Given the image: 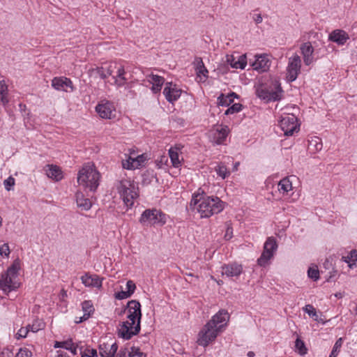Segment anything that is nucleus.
<instances>
[{
  "label": "nucleus",
  "mask_w": 357,
  "mask_h": 357,
  "mask_svg": "<svg viewBox=\"0 0 357 357\" xmlns=\"http://www.w3.org/2000/svg\"><path fill=\"white\" fill-rule=\"evenodd\" d=\"M126 349H121L118 353L116 352L114 357H124L126 354Z\"/></svg>",
  "instance_id": "nucleus-56"
},
{
  "label": "nucleus",
  "mask_w": 357,
  "mask_h": 357,
  "mask_svg": "<svg viewBox=\"0 0 357 357\" xmlns=\"http://www.w3.org/2000/svg\"><path fill=\"white\" fill-rule=\"evenodd\" d=\"M80 351V354L82 357H95L97 356V351L95 349H89L86 348L83 351V347H79Z\"/></svg>",
  "instance_id": "nucleus-38"
},
{
  "label": "nucleus",
  "mask_w": 357,
  "mask_h": 357,
  "mask_svg": "<svg viewBox=\"0 0 357 357\" xmlns=\"http://www.w3.org/2000/svg\"><path fill=\"white\" fill-rule=\"evenodd\" d=\"M5 188L9 191L10 188L15 185V179L12 176H9L3 181Z\"/></svg>",
  "instance_id": "nucleus-49"
},
{
  "label": "nucleus",
  "mask_w": 357,
  "mask_h": 357,
  "mask_svg": "<svg viewBox=\"0 0 357 357\" xmlns=\"http://www.w3.org/2000/svg\"><path fill=\"white\" fill-rule=\"evenodd\" d=\"M239 164H240V163H239V162H236V163L234 164V168H233V170H234V171H236V170H237V169H238V167Z\"/></svg>",
  "instance_id": "nucleus-62"
},
{
  "label": "nucleus",
  "mask_w": 357,
  "mask_h": 357,
  "mask_svg": "<svg viewBox=\"0 0 357 357\" xmlns=\"http://www.w3.org/2000/svg\"><path fill=\"white\" fill-rule=\"evenodd\" d=\"M255 61L252 63L254 70L265 72L268 70L270 61L266 54L256 55Z\"/></svg>",
  "instance_id": "nucleus-17"
},
{
  "label": "nucleus",
  "mask_w": 357,
  "mask_h": 357,
  "mask_svg": "<svg viewBox=\"0 0 357 357\" xmlns=\"http://www.w3.org/2000/svg\"><path fill=\"white\" fill-rule=\"evenodd\" d=\"M295 347L298 352L303 356L307 354V349L305 347V344L303 340L300 338H297L295 342Z\"/></svg>",
  "instance_id": "nucleus-36"
},
{
  "label": "nucleus",
  "mask_w": 357,
  "mask_h": 357,
  "mask_svg": "<svg viewBox=\"0 0 357 357\" xmlns=\"http://www.w3.org/2000/svg\"><path fill=\"white\" fill-rule=\"evenodd\" d=\"M222 274L227 277H238L243 271L242 266L237 264H231L222 266Z\"/></svg>",
  "instance_id": "nucleus-19"
},
{
  "label": "nucleus",
  "mask_w": 357,
  "mask_h": 357,
  "mask_svg": "<svg viewBox=\"0 0 357 357\" xmlns=\"http://www.w3.org/2000/svg\"><path fill=\"white\" fill-rule=\"evenodd\" d=\"M227 96H229V98H232L233 97H234V98L238 97V95L234 92H231V93L228 94Z\"/></svg>",
  "instance_id": "nucleus-60"
},
{
  "label": "nucleus",
  "mask_w": 357,
  "mask_h": 357,
  "mask_svg": "<svg viewBox=\"0 0 357 357\" xmlns=\"http://www.w3.org/2000/svg\"><path fill=\"white\" fill-rule=\"evenodd\" d=\"M229 319V314L226 310H219L212 319L209 321L212 322V324L215 326V328H218L219 326L222 325V328L227 324Z\"/></svg>",
  "instance_id": "nucleus-18"
},
{
  "label": "nucleus",
  "mask_w": 357,
  "mask_h": 357,
  "mask_svg": "<svg viewBox=\"0 0 357 357\" xmlns=\"http://www.w3.org/2000/svg\"><path fill=\"white\" fill-rule=\"evenodd\" d=\"M253 20L256 24H259L262 22V17L261 14H257L253 16Z\"/></svg>",
  "instance_id": "nucleus-57"
},
{
  "label": "nucleus",
  "mask_w": 357,
  "mask_h": 357,
  "mask_svg": "<svg viewBox=\"0 0 357 357\" xmlns=\"http://www.w3.org/2000/svg\"><path fill=\"white\" fill-rule=\"evenodd\" d=\"M76 203L77 207L83 211H88L91 208L92 204L89 199L85 198L81 192H77L75 195Z\"/></svg>",
  "instance_id": "nucleus-25"
},
{
  "label": "nucleus",
  "mask_w": 357,
  "mask_h": 357,
  "mask_svg": "<svg viewBox=\"0 0 357 357\" xmlns=\"http://www.w3.org/2000/svg\"><path fill=\"white\" fill-rule=\"evenodd\" d=\"M135 162L134 159L131 157H129L128 160H123L122 165L124 169H135Z\"/></svg>",
  "instance_id": "nucleus-46"
},
{
  "label": "nucleus",
  "mask_w": 357,
  "mask_h": 357,
  "mask_svg": "<svg viewBox=\"0 0 357 357\" xmlns=\"http://www.w3.org/2000/svg\"><path fill=\"white\" fill-rule=\"evenodd\" d=\"M342 260L347 263L350 268L357 267V250H351L347 256L342 257Z\"/></svg>",
  "instance_id": "nucleus-30"
},
{
  "label": "nucleus",
  "mask_w": 357,
  "mask_h": 357,
  "mask_svg": "<svg viewBox=\"0 0 357 357\" xmlns=\"http://www.w3.org/2000/svg\"><path fill=\"white\" fill-rule=\"evenodd\" d=\"M57 353L58 354L55 357H68L66 353L60 351H58Z\"/></svg>",
  "instance_id": "nucleus-59"
},
{
  "label": "nucleus",
  "mask_w": 357,
  "mask_h": 357,
  "mask_svg": "<svg viewBox=\"0 0 357 357\" xmlns=\"http://www.w3.org/2000/svg\"><path fill=\"white\" fill-rule=\"evenodd\" d=\"M280 126L286 136H291L298 130L297 119L294 115L283 117L280 122Z\"/></svg>",
  "instance_id": "nucleus-11"
},
{
  "label": "nucleus",
  "mask_w": 357,
  "mask_h": 357,
  "mask_svg": "<svg viewBox=\"0 0 357 357\" xmlns=\"http://www.w3.org/2000/svg\"><path fill=\"white\" fill-rule=\"evenodd\" d=\"M215 172L217 174L222 177L223 179L227 177L230 172L227 170V167L223 164L220 163L215 167Z\"/></svg>",
  "instance_id": "nucleus-35"
},
{
  "label": "nucleus",
  "mask_w": 357,
  "mask_h": 357,
  "mask_svg": "<svg viewBox=\"0 0 357 357\" xmlns=\"http://www.w3.org/2000/svg\"><path fill=\"white\" fill-rule=\"evenodd\" d=\"M222 325L215 328V326L208 321L199 333L198 344L203 347L208 346L211 342L215 340L218 334L222 331Z\"/></svg>",
  "instance_id": "nucleus-6"
},
{
  "label": "nucleus",
  "mask_w": 357,
  "mask_h": 357,
  "mask_svg": "<svg viewBox=\"0 0 357 357\" xmlns=\"http://www.w3.org/2000/svg\"><path fill=\"white\" fill-rule=\"evenodd\" d=\"M139 222L144 226L156 224L163 225L166 222L165 214L155 208L146 209L142 213Z\"/></svg>",
  "instance_id": "nucleus-7"
},
{
  "label": "nucleus",
  "mask_w": 357,
  "mask_h": 357,
  "mask_svg": "<svg viewBox=\"0 0 357 357\" xmlns=\"http://www.w3.org/2000/svg\"><path fill=\"white\" fill-rule=\"evenodd\" d=\"M335 296L338 298H341L343 297V293H341V292L336 293L335 294Z\"/></svg>",
  "instance_id": "nucleus-61"
},
{
  "label": "nucleus",
  "mask_w": 357,
  "mask_h": 357,
  "mask_svg": "<svg viewBox=\"0 0 357 357\" xmlns=\"http://www.w3.org/2000/svg\"><path fill=\"white\" fill-rule=\"evenodd\" d=\"M135 162V169H137L139 167L142 166L144 162L146 160V157L142 154L140 155H138L137 158H133Z\"/></svg>",
  "instance_id": "nucleus-47"
},
{
  "label": "nucleus",
  "mask_w": 357,
  "mask_h": 357,
  "mask_svg": "<svg viewBox=\"0 0 357 357\" xmlns=\"http://www.w3.org/2000/svg\"><path fill=\"white\" fill-rule=\"evenodd\" d=\"M54 347L59 348L62 347L65 348V349L70 350L73 355L77 354V349L79 347L78 344L76 346L74 345L73 340L71 339L68 340L63 342H56L54 344Z\"/></svg>",
  "instance_id": "nucleus-29"
},
{
  "label": "nucleus",
  "mask_w": 357,
  "mask_h": 357,
  "mask_svg": "<svg viewBox=\"0 0 357 357\" xmlns=\"http://www.w3.org/2000/svg\"><path fill=\"white\" fill-rule=\"evenodd\" d=\"M218 105L220 106L228 107L231 102H233V98H229V96H225L223 93H221L218 98Z\"/></svg>",
  "instance_id": "nucleus-39"
},
{
  "label": "nucleus",
  "mask_w": 357,
  "mask_h": 357,
  "mask_svg": "<svg viewBox=\"0 0 357 357\" xmlns=\"http://www.w3.org/2000/svg\"><path fill=\"white\" fill-rule=\"evenodd\" d=\"M46 174L49 178H51L56 181H59L63 178L62 171L56 165H47Z\"/></svg>",
  "instance_id": "nucleus-27"
},
{
  "label": "nucleus",
  "mask_w": 357,
  "mask_h": 357,
  "mask_svg": "<svg viewBox=\"0 0 357 357\" xmlns=\"http://www.w3.org/2000/svg\"><path fill=\"white\" fill-rule=\"evenodd\" d=\"M195 65V68L198 77L202 75L205 78L208 77V70L204 66V63L201 57H195V61L193 62Z\"/></svg>",
  "instance_id": "nucleus-28"
},
{
  "label": "nucleus",
  "mask_w": 357,
  "mask_h": 357,
  "mask_svg": "<svg viewBox=\"0 0 357 357\" xmlns=\"http://www.w3.org/2000/svg\"><path fill=\"white\" fill-rule=\"evenodd\" d=\"M112 72L113 71L111 69V66L107 68L106 72L104 70L102 67L97 68V73L102 79H105L107 77L111 75Z\"/></svg>",
  "instance_id": "nucleus-45"
},
{
  "label": "nucleus",
  "mask_w": 357,
  "mask_h": 357,
  "mask_svg": "<svg viewBox=\"0 0 357 357\" xmlns=\"http://www.w3.org/2000/svg\"><path fill=\"white\" fill-rule=\"evenodd\" d=\"M243 105L240 103L233 104L229 107L225 112V115L232 114L234 113L239 112L242 109Z\"/></svg>",
  "instance_id": "nucleus-42"
},
{
  "label": "nucleus",
  "mask_w": 357,
  "mask_h": 357,
  "mask_svg": "<svg viewBox=\"0 0 357 357\" xmlns=\"http://www.w3.org/2000/svg\"><path fill=\"white\" fill-rule=\"evenodd\" d=\"M129 357H146V354L140 351L139 348L132 347L131 350L128 351Z\"/></svg>",
  "instance_id": "nucleus-43"
},
{
  "label": "nucleus",
  "mask_w": 357,
  "mask_h": 357,
  "mask_svg": "<svg viewBox=\"0 0 357 357\" xmlns=\"http://www.w3.org/2000/svg\"><path fill=\"white\" fill-rule=\"evenodd\" d=\"M303 310L314 321H319V315L317 314L316 310L312 305H306L303 308Z\"/></svg>",
  "instance_id": "nucleus-37"
},
{
  "label": "nucleus",
  "mask_w": 357,
  "mask_h": 357,
  "mask_svg": "<svg viewBox=\"0 0 357 357\" xmlns=\"http://www.w3.org/2000/svg\"><path fill=\"white\" fill-rule=\"evenodd\" d=\"M31 352L26 348H20L15 357H31Z\"/></svg>",
  "instance_id": "nucleus-48"
},
{
  "label": "nucleus",
  "mask_w": 357,
  "mask_h": 357,
  "mask_svg": "<svg viewBox=\"0 0 357 357\" xmlns=\"http://www.w3.org/2000/svg\"><path fill=\"white\" fill-rule=\"evenodd\" d=\"M10 253V250L8 244H3L0 247V255H5L6 256H8Z\"/></svg>",
  "instance_id": "nucleus-53"
},
{
  "label": "nucleus",
  "mask_w": 357,
  "mask_h": 357,
  "mask_svg": "<svg viewBox=\"0 0 357 357\" xmlns=\"http://www.w3.org/2000/svg\"><path fill=\"white\" fill-rule=\"evenodd\" d=\"M301 67V60L298 55L296 54L293 57L289 58L287 75L288 81L293 82L297 78Z\"/></svg>",
  "instance_id": "nucleus-10"
},
{
  "label": "nucleus",
  "mask_w": 357,
  "mask_h": 357,
  "mask_svg": "<svg viewBox=\"0 0 357 357\" xmlns=\"http://www.w3.org/2000/svg\"><path fill=\"white\" fill-rule=\"evenodd\" d=\"M127 292L131 296L136 288L135 284L132 280H128L126 283Z\"/></svg>",
  "instance_id": "nucleus-50"
},
{
  "label": "nucleus",
  "mask_w": 357,
  "mask_h": 357,
  "mask_svg": "<svg viewBox=\"0 0 357 357\" xmlns=\"http://www.w3.org/2000/svg\"><path fill=\"white\" fill-rule=\"evenodd\" d=\"M349 38L348 34L344 31L340 29L333 31L328 36L329 40L336 43L340 45H344Z\"/></svg>",
  "instance_id": "nucleus-20"
},
{
  "label": "nucleus",
  "mask_w": 357,
  "mask_h": 357,
  "mask_svg": "<svg viewBox=\"0 0 357 357\" xmlns=\"http://www.w3.org/2000/svg\"><path fill=\"white\" fill-rule=\"evenodd\" d=\"M308 277L314 281H317L319 278V271L317 268L310 267L307 271Z\"/></svg>",
  "instance_id": "nucleus-44"
},
{
  "label": "nucleus",
  "mask_w": 357,
  "mask_h": 357,
  "mask_svg": "<svg viewBox=\"0 0 357 357\" xmlns=\"http://www.w3.org/2000/svg\"><path fill=\"white\" fill-rule=\"evenodd\" d=\"M96 110L101 118L111 119L114 112V107L112 103L108 101L102 102L96 106Z\"/></svg>",
  "instance_id": "nucleus-15"
},
{
  "label": "nucleus",
  "mask_w": 357,
  "mask_h": 357,
  "mask_svg": "<svg viewBox=\"0 0 357 357\" xmlns=\"http://www.w3.org/2000/svg\"><path fill=\"white\" fill-rule=\"evenodd\" d=\"M276 91L269 90L265 85H260L256 91L257 96L261 99L270 100H278L280 99V93L282 92V88L280 84H275Z\"/></svg>",
  "instance_id": "nucleus-9"
},
{
  "label": "nucleus",
  "mask_w": 357,
  "mask_h": 357,
  "mask_svg": "<svg viewBox=\"0 0 357 357\" xmlns=\"http://www.w3.org/2000/svg\"><path fill=\"white\" fill-rule=\"evenodd\" d=\"M82 311L84 312V314L82 317H79L78 321H76V323H82L84 321L87 320L91 314H93L95 311V308L93 305L91 301H84L82 303Z\"/></svg>",
  "instance_id": "nucleus-22"
},
{
  "label": "nucleus",
  "mask_w": 357,
  "mask_h": 357,
  "mask_svg": "<svg viewBox=\"0 0 357 357\" xmlns=\"http://www.w3.org/2000/svg\"><path fill=\"white\" fill-rule=\"evenodd\" d=\"M301 52L303 55L304 63L310 66L314 61L313 52L314 47L310 42H306L301 45Z\"/></svg>",
  "instance_id": "nucleus-16"
},
{
  "label": "nucleus",
  "mask_w": 357,
  "mask_h": 357,
  "mask_svg": "<svg viewBox=\"0 0 357 357\" xmlns=\"http://www.w3.org/2000/svg\"><path fill=\"white\" fill-rule=\"evenodd\" d=\"M128 312V321L121 324L118 335L124 340H130L132 336L137 335L141 329V305L139 301L132 300L128 302L126 307L121 311L120 314Z\"/></svg>",
  "instance_id": "nucleus-1"
},
{
  "label": "nucleus",
  "mask_w": 357,
  "mask_h": 357,
  "mask_svg": "<svg viewBox=\"0 0 357 357\" xmlns=\"http://www.w3.org/2000/svg\"><path fill=\"white\" fill-rule=\"evenodd\" d=\"M20 268L19 260L14 261L13 264L8 268L7 271L2 273L0 278V288L6 293H9L19 287V284L15 281L17 277Z\"/></svg>",
  "instance_id": "nucleus-4"
},
{
  "label": "nucleus",
  "mask_w": 357,
  "mask_h": 357,
  "mask_svg": "<svg viewBox=\"0 0 357 357\" xmlns=\"http://www.w3.org/2000/svg\"><path fill=\"white\" fill-rule=\"evenodd\" d=\"M278 248L276 240L273 237H268L264 245V251L257 260L260 266H265L268 261L273 257L274 252Z\"/></svg>",
  "instance_id": "nucleus-8"
},
{
  "label": "nucleus",
  "mask_w": 357,
  "mask_h": 357,
  "mask_svg": "<svg viewBox=\"0 0 357 357\" xmlns=\"http://www.w3.org/2000/svg\"><path fill=\"white\" fill-rule=\"evenodd\" d=\"M342 338L340 337L335 343L332 351L329 356V357H337L340 352V349L342 344Z\"/></svg>",
  "instance_id": "nucleus-40"
},
{
  "label": "nucleus",
  "mask_w": 357,
  "mask_h": 357,
  "mask_svg": "<svg viewBox=\"0 0 357 357\" xmlns=\"http://www.w3.org/2000/svg\"><path fill=\"white\" fill-rule=\"evenodd\" d=\"M188 276H189V278H195L196 279L198 278L197 276H195L192 273H189V274H186Z\"/></svg>",
  "instance_id": "nucleus-64"
},
{
  "label": "nucleus",
  "mask_w": 357,
  "mask_h": 357,
  "mask_svg": "<svg viewBox=\"0 0 357 357\" xmlns=\"http://www.w3.org/2000/svg\"><path fill=\"white\" fill-rule=\"evenodd\" d=\"M181 92L182 91L178 89L176 84L173 85L172 82H167L163 90V94L167 100L171 103H173L181 96Z\"/></svg>",
  "instance_id": "nucleus-14"
},
{
  "label": "nucleus",
  "mask_w": 357,
  "mask_h": 357,
  "mask_svg": "<svg viewBox=\"0 0 357 357\" xmlns=\"http://www.w3.org/2000/svg\"><path fill=\"white\" fill-rule=\"evenodd\" d=\"M227 62L233 68L244 69L247 65V60L245 54L241 55L236 60L234 56H229L227 57Z\"/></svg>",
  "instance_id": "nucleus-24"
},
{
  "label": "nucleus",
  "mask_w": 357,
  "mask_h": 357,
  "mask_svg": "<svg viewBox=\"0 0 357 357\" xmlns=\"http://www.w3.org/2000/svg\"><path fill=\"white\" fill-rule=\"evenodd\" d=\"M278 186L280 187L279 190L283 191V192H287L292 188L291 182L287 178L282 179L279 182Z\"/></svg>",
  "instance_id": "nucleus-34"
},
{
  "label": "nucleus",
  "mask_w": 357,
  "mask_h": 357,
  "mask_svg": "<svg viewBox=\"0 0 357 357\" xmlns=\"http://www.w3.org/2000/svg\"><path fill=\"white\" fill-rule=\"evenodd\" d=\"M116 188L125 204L129 208L132 207L134 200L139 196L138 188H135V185L128 180L119 181Z\"/></svg>",
  "instance_id": "nucleus-5"
},
{
  "label": "nucleus",
  "mask_w": 357,
  "mask_h": 357,
  "mask_svg": "<svg viewBox=\"0 0 357 357\" xmlns=\"http://www.w3.org/2000/svg\"><path fill=\"white\" fill-rule=\"evenodd\" d=\"M169 155L173 166L178 167L180 165L181 162L178 158L179 156L177 150H175L174 148H171L169 150Z\"/></svg>",
  "instance_id": "nucleus-33"
},
{
  "label": "nucleus",
  "mask_w": 357,
  "mask_h": 357,
  "mask_svg": "<svg viewBox=\"0 0 357 357\" xmlns=\"http://www.w3.org/2000/svg\"><path fill=\"white\" fill-rule=\"evenodd\" d=\"M248 356H249V357H254L255 356V353L253 351H249L248 353Z\"/></svg>",
  "instance_id": "nucleus-63"
},
{
  "label": "nucleus",
  "mask_w": 357,
  "mask_h": 357,
  "mask_svg": "<svg viewBox=\"0 0 357 357\" xmlns=\"http://www.w3.org/2000/svg\"><path fill=\"white\" fill-rule=\"evenodd\" d=\"M322 143L321 139L315 137L309 142L308 149L310 151L317 152L322 149Z\"/></svg>",
  "instance_id": "nucleus-31"
},
{
  "label": "nucleus",
  "mask_w": 357,
  "mask_h": 357,
  "mask_svg": "<svg viewBox=\"0 0 357 357\" xmlns=\"http://www.w3.org/2000/svg\"><path fill=\"white\" fill-rule=\"evenodd\" d=\"M29 331H29L28 326L26 328H20L17 333V335H18L17 338L25 337Z\"/></svg>",
  "instance_id": "nucleus-52"
},
{
  "label": "nucleus",
  "mask_w": 357,
  "mask_h": 357,
  "mask_svg": "<svg viewBox=\"0 0 357 357\" xmlns=\"http://www.w3.org/2000/svg\"><path fill=\"white\" fill-rule=\"evenodd\" d=\"M131 296L127 291H121L115 294V298L119 300L125 299Z\"/></svg>",
  "instance_id": "nucleus-51"
},
{
  "label": "nucleus",
  "mask_w": 357,
  "mask_h": 357,
  "mask_svg": "<svg viewBox=\"0 0 357 357\" xmlns=\"http://www.w3.org/2000/svg\"><path fill=\"white\" fill-rule=\"evenodd\" d=\"M102 279L97 275H92L89 273H86L81 277V280L86 287L100 288L102 287Z\"/></svg>",
  "instance_id": "nucleus-21"
},
{
  "label": "nucleus",
  "mask_w": 357,
  "mask_h": 357,
  "mask_svg": "<svg viewBox=\"0 0 357 357\" xmlns=\"http://www.w3.org/2000/svg\"><path fill=\"white\" fill-rule=\"evenodd\" d=\"M233 236V229L229 225H227L226 233L225 235V239L228 241L230 240Z\"/></svg>",
  "instance_id": "nucleus-54"
},
{
  "label": "nucleus",
  "mask_w": 357,
  "mask_h": 357,
  "mask_svg": "<svg viewBox=\"0 0 357 357\" xmlns=\"http://www.w3.org/2000/svg\"><path fill=\"white\" fill-rule=\"evenodd\" d=\"M100 174L93 165H84L79 171L77 183L90 191H95L99 185Z\"/></svg>",
  "instance_id": "nucleus-3"
},
{
  "label": "nucleus",
  "mask_w": 357,
  "mask_h": 357,
  "mask_svg": "<svg viewBox=\"0 0 357 357\" xmlns=\"http://www.w3.org/2000/svg\"><path fill=\"white\" fill-rule=\"evenodd\" d=\"M148 82L153 84L151 89L153 93H156L160 91L165 79L161 76L151 74L148 76Z\"/></svg>",
  "instance_id": "nucleus-23"
},
{
  "label": "nucleus",
  "mask_w": 357,
  "mask_h": 357,
  "mask_svg": "<svg viewBox=\"0 0 357 357\" xmlns=\"http://www.w3.org/2000/svg\"><path fill=\"white\" fill-rule=\"evenodd\" d=\"M228 128L227 126L222 127L220 129L217 128L213 132V137L214 142L217 144H221L226 139V137L228 134Z\"/></svg>",
  "instance_id": "nucleus-26"
},
{
  "label": "nucleus",
  "mask_w": 357,
  "mask_h": 357,
  "mask_svg": "<svg viewBox=\"0 0 357 357\" xmlns=\"http://www.w3.org/2000/svg\"><path fill=\"white\" fill-rule=\"evenodd\" d=\"M117 349V344L112 342V339L99 344V353L101 357H114Z\"/></svg>",
  "instance_id": "nucleus-13"
},
{
  "label": "nucleus",
  "mask_w": 357,
  "mask_h": 357,
  "mask_svg": "<svg viewBox=\"0 0 357 357\" xmlns=\"http://www.w3.org/2000/svg\"><path fill=\"white\" fill-rule=\"evenodd\" d=\"M190 207L192 210L197 209L201 218H208L222 211L223 202L217 197H204L197 194L192 197Z\"/></svg>",
  "instance_id": "nucleus-2"
},
{
  "label": "nucleus",
  "mask_w": 357,
  "mask_h": 357,
  "mask_svg": "<svg viewBox=\"0 0 357 357\" xmlns=\"http://www.w3.org/2000/svg\"><path fill=\"white\" fill-rule=\"evenodd\" d=\"M52 86L58 91L72 92L74 90L72 81L65 77H54L52 80Z\"/></svg>",
  "instance_id": "nucleus-12"
},
{
  "label": "nucleus",
  "mask_w": 357,
  "mask_h": 357,
  "mask_svg": "<svg viewBox=\"0 0 357 357\" xmlns=\"http://www.w3.org/2000/svg\"><path fill=\"white\" fill-rule=\"evenodd\" d=\"M124 74L125 70L123 67L121 66L118 68L116 77H113L115 84L119 86H123L126 81Z\"/></svg>",
  "instance_id": "nucleus-32"
},
{
  "label": "nucleus",
  "mask_w": 357,
  "mask_h": 357,
  "mask_svg": "<svg viewBox=\"0 0 357 357\" xmlns=\"http://www.w3.org/2000/svg\"><path fill=\"white\" fill-rule=\"evenodd\" d=\"M45 324L41 320H37L31 325H28L29 331L36 333L44 328Z\"/></svg>",
  "instance_id": "nucleus-41"
},
{
  "label": "nucleus",
  "mask_w": 357,
  "mask_h": 357,
  "mask_svg": "<svg viewBox=\"0 0 357 357\" xmlns=\"http://www.w3.org/2000/svg\"><path fill=\"white\" fill-rule=\"evenodd\" d=\"M8 90V86L6 84L4 81L0 82V95H3L6 93Z\"/></svg>",
  "instance_id": "nucleus-55"
},
{
  "label": "nucleus",
  "mask_w": 357,
  "mask_h": 357,
  "mask_svg": "<svg viewBox=\"0 0 357 357\" xmlns=\"http://www.w3.org/2000/svg\"><path fill=\"white\" fill-rule=\"evenodd\" d=\"M1 101L5 105L8 102V98L6 96V93L1 95Z\"/></svg>",
  "instance_id": "nucleus-58"
}]
</instances>
